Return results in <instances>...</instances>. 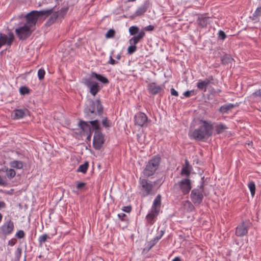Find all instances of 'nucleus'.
I'll return each instance as SVG.
<instances>
[{
    "mask_svg": "<svg viewBox=\"0 0 261 261\" xmlns=\"http://www.w3.org/2000/svg\"><path fill=\"white\" fill-rule=\"evenodd\" d=\"M19 92L21 95H24L29 94L30 93V90L27 87L23 86L19 88Z\"/></svg>",
    "mask_w": 261,
    "mask_h": 261,
    "instance_id": "4c0bfd02",
    "label": "nucleus"
},
{
    "mask_svg": "<svg viewBox=\"0 0 261 261\" xmlns=\"http://www.w3.org/2000/svg\"><path fill=\"white\" fill-rule=\"evenodd\" d=\"M105 142L104 136L102 133H95L93 137V146L96 150H99Z\"/></svg>",
    "mask_w": 261,
    "mask_h": 261,
    "instance_id": "ddd939ff",
    "label": "nucleus"
},
{
    "mask_svg": "<svg viewBox=\"0 0 261 261\" xmlns=\"http://www.w3.org/2000/svg\"><path fill=\"white\" fill-rule=\"evenodd\" d=\"M15 236L17 238H18L19 239H21L24 237V232L23 230H20L16 232Z\"/></svg>",
    "mask_w": 261,
    "mask_h": 261,
    "instance_id": "09e8293b",
    "label": "nucleus"
},
{
    "mask_svg": "<svg viewBox=\"0 0 261 261\" xmlns=\"http://www.w3.org/2000/svg\"><path fill=\"white\" fill-rule=\"evenodd\" d=\"M139 41L134 36L129 39V42L130 44L136 45Z\"/></svg>",
    "mask_w": 261,
    "mask_h": 261,
    "instance_id": "864d4df0",
    "label": "nucleus"
},
{
    "mask_svg": "<svg viewBox=\"0 0 261 261\" xmlns=\"http://www.w3.org/2000/svg\"><path fill=\"white\" fill-rule=\"evenodd\" d=\"M233 59L229 55H225L221 57V62L223 64H228L232 62Z\"/></svg>",
    "mask_w": 261,
    "mask_h": 261,
    "instance_id": "7c9ffc66",
    "label": "nucleus"
},
{
    "mask_svg": "<svg viewBox=\"0 0 261 261\" xmlns=\"http://www.w3.org/2000/svg\"><path fill=\"white\" fill-rule=\"evenodd\" d=\"M89 110L90 111H96V110L99 116L103 114V107L99 99L96 100H88L87 107L85 108L84 112H87V110Z\"/></svg>",
    "mask_w": 261,
    "mask_h": 261,
    "instance_id": "0eeeda50",
    "label": "nucleus"
},
{
    "mask_svg": "<svg viewBox=\"0 0 261 261\" xmlns=\"http://www.w3.org/2000/svg\"><path fill=\"white\" fill-rule=\"evenodd\" d=\"M206 81L209 82V85L212 83V81L214 80V77L212 75L209 76L208 78L205 79Z\"/></svg>",
    "mask_w": 261,
    "mask_h": 261,
    "instance_id": "e2e57ef3",
    "label": "nucleus"
},
{
    "mask_svg": "<svg viewBox=\"0 0 261 261\" xmlns=\"http://www.w3.org/2000/svg\"><path fill=\"white\" fill-rule=\"evenodd\" d=\"M88 134V136L87 137L86 139H87L88 141H90V140H91V132L90 133H89Z\"/></svg>",
    "mask_w": 261,
    "mask_h": 261,
    "instance_id": "338daca9",
    "label": "nucleus"
},
{
    "mask_svg": "<svg viewBox=\"0 0 261 261\" xmlns=\"http://www.w3.org/2000/svg\"><path fill=\"white\" fill-rule=\"evenodd\" d=\"M161 158L158 155L152 157L147 163L143 171L144 176L149 177L153 175L161 162Z\"/></svg>",
    "mask_w": 261,
    "mask_h": 261,
    "instance_id": "20e7f679",
    "label": "nucleus"
},
{
    "mask_svg": "<svg viewBox=\"0 0 261 261\" xmlns=\"http://www.w3.org/2000/svg\"><path fill=\"white\" fill-rule=\"evenodd\" d=\"M86 184L83 182H78L76 185V189L78 190H84L85 189Z\"/></svg>",
    "mask_w": 261,
    "mask_h": 261,
    "instance_id": "49530a36",
    "label": "nucleus"
},
{
    "mask_svg": "<svg viewBox=\"0 0 261 261\" xmlns=\"http://www.w3.org/2000/svg\"><path fill=\"white\" fill-rule=\"evenodd\" d=\"M34 30L24 24L15 30V33L20 40H24L29 37Z\"/></svg>",
    "mask_w": 261,
    "mask_h": 261,
    "instance_id": "6e6552de",
    "label": "nucleus"
},
{
    "mask_svg": "<svg viewBox=\"0 0 261 261\" xmlns=\"http://www.w3.org/2000/svg\"><path fill=\"white\" fill-rule=\"evenodd\" d=\"M15 242L12 240H10L8 242V245L10 246H14L15 245Z\"/></svg>",
    "mask_w": 261,
    "mask_h": 261,
    "instance_id": "0e129e2a",
    "label": "nucleus"
},
{
    "mask_svg": "<svg viewBox=\"0 0 261 261\" xmlns=\"http://www.w3.org/2000/svg\"><path fill=\"white\" fill-rule=\"evenodd\" d=\"M184 208L188 212H192L194 209L193 204L189 200H186L183 202Z\"/></svg>",
    "mask_w": 261,
    "mask_h": 261,
    "instance_id": "c85d7f7f",
    "label": "nucleus"
},
{
    "mask_svg": "<svg viewBox=\"0 0 261 261\" xmlns=\"http://www.w3.org/2000/svg\"><path fill=\"white\" fill-rule=\"evenodd\" d=\"M164 232H165V230H164V229L159 230V228L158 229V232H157V233H156L155 237L157 238H158L159 240H160L162 238V237H163V236L164 235Z\"/></svg>",
    "mask_w": 261,
    "mask_h": 261,
    "instance_id": "de8ad7c7",
    "label": "nucleus"
},
{
    "mask_svg": "<svg viewBox=\"0 0 261 261\" xmlns=\"http://www.w3.org/2000/svg\"><path fill=\"white\" fill-rule=\"evenodd\" d=\"M147 88L149 93L152 95H156L164 92L165 85H158L155 83L152 82L147 85Z\"/></svg>",
    "mask_w": 261,
    "mask_h": 261,
    "instance_id": "f8f14e48",
    "label": "nucleus"
},
{
    "mask_svg": "<svg viewBox=\"0 0 261 261\" xmlns=\"http://www.w3.org/2000/svg\"><path fill=\"white\" fill-rule=\"evenodd\" d=\"M194 94L195 92L194 90L187 91L184 93V96L186 97H189L192 95H194Z\"/></svg>",
    "mask_w": 261,
    "mask_h": 261,
    "instance_id": "603ef678",
    "label": "nucleus"
},
{
    "mask_svg": "<svg viewBox=\"0 0 261 261\" xmlns=\"http://www.w3.org/2000/svg\"><path fill=\"white\" fill-rule=\"evenodd\" d=\"M199 190H202V193L204 192V186H203V182L202 183V184L199 186V188H197Z\"/></svg>",
    "mask_w": 261,
    "mask_h": 261,
    "instance_id": "69168bd1",
    "label": "nucleus"
},
{
    "mask_svg": "<svg viewBox=\"0 0 261 261\" xmlns=\"http://www.w3.org/2000/svg\"><path fill=\"white\" fill-rule=\"evenodd\" d=\"M118 62L113 59L112 56H110V60L108 62V63L111 65H115V64L117 63Z\"/></svg>",
    "mask_w": 261,
    "mask_h": 261,
    "instance_id": "6e6d98bb",
    "label": "nucleus"
},
{
    "mask_svg": "<svg viewBox=\"0 0 261 261\" xmlns=\"http://www.w3.org/2000/svg\"><path fill=\"white\" fill-rule=\"evenodd\" d=\"M251 226V223L249 220H246L241 223L236 229L237 236L241 237L248 233V230Z\"/></svg>",
    "mask_w": 261,
    "mask_h": 261,
    "instance_id": "1a4fd4ad",
    "label": "nucleus"
},
{
    "mask_svg": "<svg viewBox=\"0 0 261 261\" xmlns=\"http://www.w3.org/2000/svg\"><path fill=\"white\" fill-rule=\"evenodd\" d=\"M118 217L121 220L124 221L125 220L124 218L126 217V215L125 214L121 213L118 214Z\"/></svg>",
    "mask_w": 261,
    "mask_h": 261,
    "instance_id": "13d9d810",
    "label": "nucleus"
},
{
    "mask_svg": "<svg viewBox=\"0 0 261 261\" xmlns=\"http://www.w3.org/2000/svg\"><path fill=\"white\" fill-rule=\"evenodd\" d=\"M149 3L148 1H145L141 6H140L136 11V16H141L143 15L147 10L149 7Z\"/></svg>",
    "mask_w": 261,
    "mask_h": 261,
    "instance_id": "6ab92c4d",
    "label": "nucleus"
},
{
    "mask_svg": "<svg viewBox=\"0 0 261 261\" xmlns=\"http://www.w3.org/2000/svg\"><path fill=\"white\" fill-rule=\"evenodd\" d=\"M139 28L137 26H132L129 28V32L130 35H135L140 32Z\"/></svg>",
    "mask_w": 261,
    "mask_h": 261,
    "instance_id": "473e14b6",
    "label": "nucleus"
},
{
    "mask_svg": "<svg viewBox=\"0 0 261 261\" xmlns=\"http://www.w3.org/2000/svg\"><path fill=\"white\" fill-rule=\"evenodd\" d=\"M154 27L152 25H147L146 27H145L144 28V31H152L154 30Z\"/></svg>",
    "mask_w": 261,
    "mask_h": 261,
    "instance_id": "5fc2aeb1",
    "label": "nucleus"
},
{
    "mask_svg": "<svg viewBox=\"0 0 261 261\" xmlns=\"http://www.w3.org/2000/svg\"><path fill=\"white\" fill-rule=\"evenodd\" d=\"M188 162L186 160V165L183 166L181 171V175H186V176H189L190 174V171L188 167Z\"/></svg>",
    "mask_w": 261,
    "mask_h": 261,
    "instance_id": "c756f323",
    "label": "nucleus"
},
{
    "mask_svg": "<svg viewBox=\"0 0 261 261\" xmlns=\"http://www.w3.org/2000/svg\"><path fill=\"white\" fill-rule=\"evenodd\" d=\"M14 229V222L11 220L6 221L1 227V230L5 236L10 234Z\"/></svg>",
    "mask_w": 261,
    "mask_h": 261,
    "instance_id": "4468645a",
    "label": "nucleus"
},
{
    "mask_svg": "<svg viewBox=\"0 0 261 261\" xmlns=\"http://www.w3.org/2000/svg\"><path fill=\"white\" fill-rule=\"evenodd\" d=\"M252 95L254 97H261V88L254 91Z\"/></svg>",
    "mask_w": 261,
    "mask_h": 261,
    "instance_id": "8fccbe9b",
    "label": "nucleus"
},
{
    "mask_svg": "<svg viewBox=\"0 0 261 261\" xmlns=\"http://www.w3.org/2000/svg\"><path fill=\"white\" fill-rule=\"evenodd\" d=\"M14 35L13 34H9V37L6 35H2L1 34L0 40L2 42L3 45L7 44L8 46H10L14 40Z\"/></svg>",
    "mask_w": 261,
    "mask_h": 261,
    "instance_id": "f3484780",
    "label": "nucleus"
},
{
    "mask_svg": "<svg viewBox=\"0 0 261 261\" xmlns=\"http://www.w3.org/2000/svg\"><path fill=\"white\" fill-rule=\"evenodd\" d=\"M174 187L179 189L184 195H187L192 189L191 180L189 178H183L175 184Z\"/></svg>",
    "mask_w": 261,
    "mask_h": 261,
    "instance_id": "423d86ee",
    "label": "nucleus"
},
{
    "mask_svg": "<svg viewBox=\"0 0 261 261\" xmlns=\"http://www.w3.org/2000/svg\"><path fill=\"white\" fill-rule=\"evenodd\" d=\"M227 127L223 124L217 125L216 127V131L218 134L222 133L225 129H227Z\"/></svg>",
    "mask_w": 261,
    "mask_h": 261,
    "instance_id": "f704fd0d",
    "label": "nucleus"
},
{
    "mask_svg": "<svg viewBox=\"0 0 261 261\" xmlns=\"http://www.w3.org/2000/svg\"><path fill=\"white\" fill-rule=\"evenodd\" d=\"M49 239H50V237L46 233L40 236L38 239L39 246L42 247L43 243Z\"/></svg>",
    "mask_w": 261,
    "mask_h": 261,
    "instance_id": "bb28decb",
    "label": "nucleus"
},
{
    "mask_svg": "<svg viewBox=\"0 0 261 261\" xmlns=\"http://www.w3.org/2000/svg\"><path fill=\"white\" fill-rule=\"evenodd\" d=\"M248 188L250 191L252 196H254L255 193V183L251 181L248 183Z\"/></svg>",
    "mask_w": 261,
    "mask_h": 261,
    "instance_id": "72a5a7b5",
    "label": "nucleus"
},
{
    "mask_svg": "<svg viewBox=\"0 0 261 261\" xmlns=\"http://www.w3.org/2000/svg\"><path fill=\"white\" fill-rule=\"evenodd\" d=\"M7 185V181L0 175V186L6 187Z\"/></svg>",
    "mask_w": 261,
    "mask_h": 261,
    "instance_id": "3c124183",
    "label": "nucleus"
},
{
    "mask_svg": "<svg viewBox=\"0 0 261 261\" xmlns=\"http://www.w3.org/2000/svg\"><path fill=\"white\" fill-rule=\"evenodd\" d=\"M161 205V196L158 194L154 199L151 209L148 214L146 216V226H151L156 221L157 217L159 215Z\"/></svg>",
    "mask_w": 261,
    "mask_h": 261,
    "instance_id": "f257e3e1",
    "label": "nucleus"
},
{
    "mask_svg": "<svg viewBox=\"0 0 261 261\" xmlns=\"http://www.w3.org/2000/svg\"><path fill=\"white\" fill-rule=\"evenodd\" d=\"M137 50V46L136 45L130 44L127 48V53L129 54H132L135 53Z\"/></svg>",
    "mask_w": 261,
    "mask_h": 261,
    "instance_id": "a19ab883",
    "label": "nucleus"
},
{
    "mask_svg": "<svg viewBox=\"0 0 261 261\" xmlns=\"http://www.w3.org/2000/svg\"><path fill=\"white\" fill-rule=\"evenodd\" d=\"M9 168H8L6 166H3L2 167L1 169H0V171L1 172H5V173H7V172L8 171V169Z\"/></svg>",
    "mask_w": 261,
    "mask_h": 261,
    "instance_id": "680f3d73",
    "label": "nucleus"
},
{
    "mask_svg": "<svg viewBox=\"0 0 261 261\" xmlns=\"http://www.w3.org/2000/svg\"><path fill=\"white\" fill-rule=\"evenodd\" d=\"M190 198L192 201L195 204H200L202 202L203 198L202 190H199L198 189H194L191 191Z\"/></svg>",
    "mask_w": 261,
    "mask_h": 261,
    "instance_id": "9b49d317",
    "label": "nucleus"
},
{
    "mask_svg": "<svg viewBox=\"0 0 261 261\" xmlns=\"http://www.w3.org/2000/svg\"><path fill=\"white\" fill-rule=\"evenodd\" d=\"M234 105L232 103L224 105L220 108L219 111L222 114L228 113L230 110L234 108Z\"/></svg>",
    "mask_w": 261,
    "mask_h": 261,
    "instance_id": "a878e982",
    "label": "nucleus"
},
{
    "mask_svg": "<svg viewBox=\"0 0 261 261\" xmlns=\"http://www.w3.org/2000/svg\"><path fill=\"white\" fill-rule=\"evenodd\" d=\"M202 125L195 129L192 134V137L197 140H202L207 138L212 134L213 125L205 120H201Z\"/></svg>",
    "mask_w": 261,
    "mask_h": 261,
    "instance_id": "f03ea898",
    "label": "nucleus"
},
{
    "mask_svg": "<svg viewBox=\"0 0 261 261\" xmlns=\"http://www.w3.org/2000/svg\"><path fill=\"white\" fill-rule=\"evenodd\" d=\"M6 207V204L4 201H0V210Z\"/></svg>",
    "mask_w": 261,
    "mask_h": 261,
    "instance_id": "052dcab7",
    "label": "nucleus"
},
{
    "mask_svg": "<svg viewBox=\"0 0 261 261\" xmlns=\"http://www.w3.org/2000/svg\"><path fill=\"white\" fill-rule=\"evenodd\" d=\"M91 77L95 78L103 84H107L109 83L108 79L106 77L95 72H92L91 73Z\"/></svg>",
    "mask_w": 261,
    "mask_h": 261,
    "instance_id": "4be33fe9",
    "label": "nucleus"
},
{
    "mask_svg": "<svg viewBox=\"0 0 261 261\" xmlns=\"http://www.w3.org/2000/svg\"><path fill=\"white\" fill-rule=\"evenodd\" d=\"M84 84L89 89L90 93L93 96H95L99 91L100 87L98 84L90 79H84Z\"/></svg>",
    "mask_w": 261,
    "mask_h": 261,
    "instance_id": "9d476101",
    "label": "nucleus"
},
{
    "mask_svg": "<svg viewBox=\"0 0 261 261\" xmlns=\"http://www.w3.org/2000/svg\"><path fill=\"white\" fill-rule=\"evenodd\" d=\"M101 123L102 125L105 127H109L110 126V121L107 117H104L102 119Z\"/></svg>",
    "mask_w": 261,
    "mask_h": 261,
    "instance_id": "37998d69",
    "label": "nucleus"
},
{
    "mask_svg": "<svg viewBox=\"0 0 261 261\" xmlns=\"http://www.w3.org/2000/svg\"><path fill=\"white\" fill-rule=\"evenodd\" d=\"M171 94L172 95H173L175 96H177L178 95V92L174 88H171Z\"/></svg>",
    "mask_w": 261,
    "mask_h": 261,
    "instance_id": "bf43d9fd",
    "label": "nucleus"
},
{
    "mask_svg": "<svg viewBox=\"0 0 261 261\" xmlns=\"http://www.w3.org/2000/svg\"><path fill=\"white\" fill-rule=\"evenodd\" d=\"M84 116L85 117L88 119H91V120H93L95 119H99V117H101V115L99 116L98 114L96 111H90V110H87V112H85Z\"/></svg>",
    "mask_w": 261,
    "mask_h": 261,
    "instance_id": "aec40b11",
    "label": "nucleus"
},
{
    "mask_svg": "<svg viewBox=\"0 0 261 261\" xmlns=\"http://www.w3.org/2000/svg\"><path fill=\"white\" fill-rule=\"evenodd\" d=\"M89 164L88 162H85L84 164L81 165L77 169L78 172H81L85 173L87 170Z\"/></svg>",
    "mask_w": 261,
    "mask_h": 261,
    "instance_id": "2f4dec72",
    "label": "nucleus"
},
{
    "mask_svg": "<svg viewBox=\"0 0 261 261\" xmlns=\"http://www.w3.org/2000/svg\"><path fill=\"white\" fill-rule=\"evenodd\" d=\"M159 241V239L155 237L153 238L151 241L148 242V245L149 246V248H152L153 246H154L157 242Z\"/></svg>",
    "mask_w": 261,
    "mask_h": 261,
    "instance_id": "79ce46f5",
    "label": "nucleus"
},
{
    "mask_svg": "<svg viewBox=\"0 0 261 261\" xmlns=\"http://www.w3.org/2000/svg\"><path fill=\"white\" fill-rule=\"evenodd\" d=\"M59 16L58 12L54 13L47 21V23L51 24L53 23Z\"/></svg>",
    "mask_w": 261,
    "mask_h": 261,
    "instance_id": "e433bc0d",
    "label": "nucleus"
},
{
    "mask_svg": "<svg viewBox=\"0 0 261 261\" xmlns=\"http://www.w3.org/2000/svg\"><path fill=\"white\" fill-rule=\"evenodd\" d=\"M10 165L12 168L18 169H22L23 166V163L20 161H13L10 163Z\"/></svg>",
    "mask_w": 261,
    "mask_h": 261,
    "instance_id": "cd10ccee",
    "label": "nucleus"
},
{
    "mask_svg": "<svg viewBox=\"0 0 261 261\" xmlns=\"http://www.w3.org/2000/svg\"><path fill=\"white\" fill-rule=\"evenodd\" d=\"M226 38L225 33L222 30H220L218 32V38L221 40H224Z\"/></svg>",
    "mask_w": 261,
    "mask_h": 261,
    "instance_id": "c03bdc74",
    "label": "nucleus"
},
{
    "mask_svg": "<svg viewBox=\"0 0 261 261\" xmlns=\"http://www.w3.org/2000/svg\"><path fill=\"white\" fill-rule=\"evenodd\" d=\"M145 35V33L144 31H140L137 36H135L134 37L140 41Z\"/></svg>",
    "mask_w": 261,
    "mask_h": 261,
    "instance_id": "a18cd8bd",
    "label": "nucleus"
},
{
    "mask_svg": "<svg viewBox=\"0 0 261 261\" xmlns=\"http://www.w3.org/2000/svg\"><path fill=\"white\" fill-rule=\"evenodd\" d=\"M210 22V17H204L203 15L198 17L197 19V23L201 28H206Z\"/></svg>",
    "mask_w": 261,
    "mask_h": 261,
    "instance_id": "412c9836",
    "label": "nucleus"
},
{
    "mask_svg": "<svg viewBox=\"0 0 261 261\" xmlns=\"http://www.w3.org/2000/svg\"><path fill=\"white\" fill-rule=\"evenodd\" d=\"M172 261H181V258L179 256L175 257Z\"/></svg>",
    "mask_w": 261,
    "mask_h": 261,
    "instance_id": "774afa93",
    "label": "nucleus"
},
{
    "mask_svg": "<svg viewBox=\"0 0 261 261\" xmlns=\"http://www.w3.org/2000/svg\"><path fill=\"white\" fill-rule=\"evenodd\" d=\"M140 194L143 197H146L152 194L154 185L144 178L139 180Z\"/></svg>",
    "mask_w": 261,
    "mask_h": 261,
    "instance_id": "39448f33",
    "label": "nucleus"
},
{
    "mask_svg": "<svg viewBox=\"0 0 261 261\" xmlns=\"http://www.w3.org/2000/svg\"><path fill=\"white\" fill-rule=\"evenodd\" d=\"M45 73V71L43 69L41 68V69H39L38 71V77L39 80H43L44 77Z\"/></svg>",
    "mask_w": 261,
    "mask_h": 261,
    "instance_id": "ea45409f",
    "label": "nucleus"
},
{
    "mask_svg": "<svg viewBox=\"0 0 261 261\" xmlns=\"http://www.w3.org/2000/svg\"><path fill=\"white\" fill-rule=\"evenodd\" d=\"M122 210L123 211H124L125 212L129 213L132 210V208L130 206H124Z\"/></svg>",
    "mask_w": 261,
    "mask_h": 261,
    "instance_id": "4d7b16f0",
    "label": "nucleus"
},
{
    "mask_svg": "<svg viewBox=\"0 0 261 261\" xmlns=\"http://www.w3.org/2000/svg\"><path fill=\"white\" fill-rule=\"evenodd\" d=\"M209 85V82L206 81L204 80H200L197 83V88L203 92H206L207 90V87Z\"/></svg>",
    "mask_w": 261,
    "mask_h": 261,
    "instance_id": "b1692460",
    "label": "nucleus"
},
{
    "mask_svg": "<svg viewBox=\"0 0 261 261\" xmlns=\"http://www.w3.org/2000/svg\"><path fill=\"white\" fill-rule=\"evenodd\" d=\"M6 175L9 179H11L15 176L16 172L13 169L9 168Z\"/></svg>",
    "mask_w": 261,
    "mask_h": 261,
    "instance_id": "c9c22d12",
    "label": "nucleus"
},
{
    "mask_svg": "<svg viewBox=\"0 0 261 261\" xmlns=\"http://www.w3.org/2000/svg\"><path fill=\"white\" fill-rule=\"evenodd\" d=\"M52 10L53 9H51L39 11H32L27 13L25 16V23L24 24L35 30V26L39 18L43 15L48 16L50 14Z\"/></svg>",
    "mask_w": 261,
    "mask_h": 261,
    "instance_id": "7ed1b4c3",
    "label": "nucleus"
},
{
    "mask_svg": "<svg viewBox=\"0 0 261 261\" xmlns=\"http://www.w3.org/2000/svg\"><path fill=\"white\" fill-rule=\"evenodd\" d=\"M78 126L84 133L88 134L89 133L91 132V127L89 121L80 120L78 124Z\"/></svg>",
    "mask_w": 261,
    "mask_h": 261,
    "instance_id": "a211bd4d",
    "label": "nucleus"
},
{
    "mask_svg": "<svg viewBox=\"0 0 261 261\" xmlns=\"http://www.w3.org/2000/svg\"><path fill=\"white\" fill-rule=\"evenodd\" d=\"M28 112L27 109H15L13 111V118L14 119H20L23 118Z\"/></svg>",
    "mask_w": 261,
    "mask_h": 261,
    "instance_id": "dca6fc26",
    "label": "nucleus"
},
{
    "mask_svg": "<svg viewBox=\"0 0 261 261\" xmlns=\"http://www.w3.org/2000/svg\"><path fill=\"white\" fill-rule=\"evenodd\" d=\"M89 123L91 125L92 128L95 130V133H96L97 132L98 133L101 132V129L99 123V120L98 119L90 120L89 121Z\"/></svg>",
    "mask_w": 261,
    "mask_h": 261,
    "instance_id": "393cba45",
    "label": "nucleus"
},
{
    "mask_svg": "<svg viewBox=\"0 0 261 261\" xmlns=\"http://www.w3.org/2000/svg\"><path fill=\"white\" fill-rule=\"evenodd\" d=\"M261 16V6L258 7L255 10L252 15L250 16V19L254 21V22H257L259 21V18Z\"/></svg>",
    "mask_w": 261,
    "mask_h": 261,
    "instance_id": "5701e85b",
    "label": "nucleus"
},
{
    "mask_svg": "<svg viewBox=\"0 0 261 261\" xmlns=\"http://www.w3.org/2000/svg\"><path fill=\"white\" fill-rule=\"evenodd\" d=\"M134 120L135 125L143 126L147 123L148 118L145 113L139 112L135 115Z\"/></svg>",
    "mask_w": 261,
    "mask_h": 261,
    "instance_id": "2eb2a0df",
    "label": "nucleus"
},
{
    "mask_svg": "<svg viewBox=\"0 0 261 261\" xmlns=\"http://www.w3.org/2000/svg\"><path fill=\"white\" fill-rule=\"evenodd\" d=\"M115 34V31L113 29H110L106 34L105 37L106 38H112L114 37Z\"/></svg>",
    "mask_w": 261,
    "mask_h": 261,
    "instance_id": "58836bf2",
    "label": "nucleus"
}]
</instances>
